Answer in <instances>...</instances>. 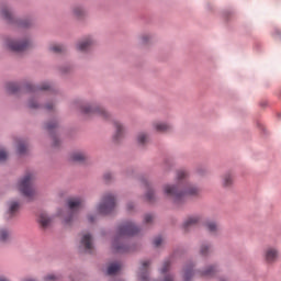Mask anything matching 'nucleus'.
<instances>
[{"label": "nucleus", "mask_w": 281, "mask_h": 281, "mask_svg": "<svg viewBox=\"0 0 281 281\" xmlns=\"http://www.w3.org/2000/svg\"><path fill=\"white\" fill-rule=\"evenodd\" d=\"M41 91H48V89H50L49 83H44L38 88Z\"/></svg>", "instance_id": "obj_36"}, {"label": "nucleus", "mask_w": 281, "mask_h": 281, "mask_svg": "<svg viewBox=\"0 0 281 281\" xmlns=\"http://www.w3.org/2000/svg\"><path fill=\"white\" fill-rule=\"evenodd\" d=\"M31 91H35V89H34V88H31Z\"/></svg>", "instance_id": "obj_47"}, {"label": "nucleus", "mask_w": 281, "mask_h": 281, "mask_svg": "<svg viewBox=\"0 0 281 281\" xmlns=\"http://www.w3.org/2000/svg\"><path fill=\"white\" fill-rule=\"evenodd\" d=\"M58 126V124L56 122L54 123H48L46 125V131H54V128H56Z\"/></svg>", "instance_id": "obj_35"}, {"label": "nucleus", "mask_w": 281, "mask_h": 281, "mask_svg": "<svg viewBox=\"0 0 281 281\" xmlns=\"http://www.w3.org/2000/svg\"><path fill=\"white\" fill-rule=\"evenodd\" d=\"M127 210H133V204H128Z\"/></svg>", "instance_id": "obj_45"}, {"label": "nucleus", "mask_w": 281, "mask_h": 281, "mask_svg": "<svg viewBox=\"0 0 281 281\" xmlns=\"http://www.w3.org/2000/svg\"><path fill=\"white\" fill-rule=\"evenodd\" d=\"M91 45H93V41L91 40H86L83 42H80L77 45V48L79 49V52H87V49H89V47H91Z\"/></svg>", "instance_id": "obj_14"}, {"label": "nucleus", "mask_w": 281, "mask_h": 281, "mask_svg": "<svg viewBox=\"0 0 281 281\" xmlns=\"http://www.w3.org/2000/svg\"><path fill=\"white\" fill-rule=\"evenodd\" d=\"M155 126L156 131H158L159 133H168V131H170V125L166 123H157Z\"/></svg>", "instance_id": "obj_20"}, {"label": "nucleus", "mask_w": 281, "mask_h": 281, "mask_svg": "<svg viewBox=\"0 0 281 281\" xmlns=\"http://www.w3.org/2000/svg\"><path fill=\"white\" fill-rule=\"evenodd\" d=\"M234 179L232 178V176L229 173H226L224 176V182H223V186H225V188L232 186Z\"/></svg>", "instance_id": "obj_23"}, {"label": "nucleus", "mask_w": 281, "mask_h": 281, "mask_svg": "<svg viewBox=\"0 0 281 281\" xmlns=\"http://www.w3.org/2000/svg\"><path fill=\"white\" fill-rule=\"evenodd\" d=\"M276 260H278V250L268 248L266 250V261L271 265V262H276Z\"/></svg>", "instance_id": "obj_9"}, {"label": "nucleus", "mask_w": 281, "mask_h": 281, "mask_svg": "<svg viewBox=\"0 0 281 281\" xmlns=\"http://www.w3.org/2000/svg\"><path fill=\"white\" fill-rule=\"evenodd\" d=\"M18 150H19L20 155H25V153H27V145L23 142H20Z\"/></svg>", "instance_id": "obj_25"}, {"label": "nucleus", "mask_w": 281, "mask_h": 281, "mask_svg": "<svg viewBox=\"0 0 281 281\" xmlns=\"http://www.w3.org/2000/svg\"><path fill=\"white\" fill-rule=\"evenodd\" d=\"M46 109L52 110V109H54V105L48 104V105H46Z\"/></svg>", "instance_id": "obj_44"}, {"label": "nucleus", "mask_w": 281, "mask_h": 281, "mask_svg": "<svg viewBox=\"0 0 281 281\" xmlns=\"http://www.w3.org/2000/svg\"><path fill=\"white\" fill-rule=\"evenodd\" d=\"M115 210V196L113 194L108 193L102 198L101 203L97 207L98 214L102 216H106V214H111Z\"/></svg>", "instance_id": "obj_4"}, {"label": "nucleus", "mask_w": 281, "mask_h": 281, "mask_svg": "<svg viewBox=\"0 0 281 281\" xmlns=\"http://www.w3.org/2000/svg\"><path fill=\"white\" fill-rule=\"evenodd\" d=\"M164 281H175V278L171 274H167Z\"/></svg>", "instance_id": "obj_40"}, {"label": "nucleus", "mask_w": 281, "mask_h": 281, "mask_svg": "<svg viewBox=\"0 0 281 281\" xmlns=\"http://www.w3.org/2000/svg\"><path fill=\"white\" fill-rule=\"evenodd\" d=\"M8 238H10V232L5 228L0 229V240H8Z\"/></svg>", "instance_id": "obj_26"}, {"label": "nucleus", "mask_w": 281, "mask_h": 281, "mask_svg": "<svg viewBox=\"0 0 281 281\" xmlns=\"http://www.w3.org/2000/svg\"><path fill=\"white\" fill-rule=\"evenodd\" d=\"M30 109H38V104H36L34 101L29 102Z\"/></svg>", "instance_id": "obj_38"}, {"label": "nucleus", "mask_w": 281, "mask_h": 281, "mask_svg": "<svg viewBox=\"0 0 281 281\" xmlns=\"http://www.w3.org/2000/svg\"><path fill=\"white\" fill-rule=\"evenodd\" d=\"M139 232L133 223L127 222L119 227V236L114 239L113 248L119 254H126V251H131L128 247H126L122 241L126 236H135Z\"/></svg>", "instance_id": "obj_2"}, {"label": "nucleus", "mask_w": 281, "mask_h": 281, "mask_svg": "<svg viewBox=\"0 0 281 281\" xmlns=\"http://www.w3.org/2000/svg\"><path fill=\"white\" fill-rule=\"evenodd\" d=\"M170 269V261H165L161 273H166Z\"/></svg>", "instance_id": "obj_34"}, {"label": "nucleus", "mask_w": 281, "mask_h": 281, "mask_svg": "<svg viewBox=\"0 0 281 281\" xmlns=\"http://www.w3.org/2000/svg\"><path fill=\"white\" fill-rule=\"evenodd\" d=\"M116 134H115V139H122V136L124 135V126L120 124V122L114 123Z\"/></svg>", "instance_id": "obj_18"}, {"label": "nucleus", "mask_w": 281, "mask_h": 281, "mask_svg": "<svg viewBox=\"0 0 281 281\" xmlns=\"http://www.w3.org/2000/svg\"><path fill=\"white\" fill-rule=\"evenodd\" d=\"M70 159L72 161H85V159H87V155H85L82 151H77L71 154Z\"/></svg>", "instance_id": "obj_17"}, {"label": "nucleus", "mask_w": 281, "mask_h": 281, "mask_svg": "<svg viewBox=\"0 0 281 281\" xmlns=\"http://www.w3.org/2000/svg\"><path fill=\"white\" fill-rule=\"evenodd\" d=\"M184 281H190V278H192V269L188 268L187 270H184Z\"/></svg>", "instance_id": "obj_30"}, {"label": "nucleus", "mask_w": 281, "mask_h": 281, "mask_svg": "<svg viewBox=\"0 0 281 281\" xmlns=\"http://www.w3.org/2000/svg\"><path fill=\"white\" fill-rule=\"evenodd\" d=\"M149 265L150 261H143V272H140V274L138 276L139 281H148V274L146 273V269L148 268Z\"/></svg>", "instance_id": "obj_15"}, {"label": "nucleus", "mask_w": 281, "mask_h": 281, "mask_svg": "<svg viewBox=\"0 0 281 281\" xmlns=\"http://www.w3.org/2000/svg\"><path fill=\"white\" fill-rule=\"evenodd\" d=\"M143 41H144V43H146V41H148V36H144Z\"/></svg>", "instance_id": "obj_46"}, {"label": "nucleus", "mask_w": 281, "mask_h": 281, "mask_svg": "<svg viewBox=\"0 0 281 281\" xmlns=\"http://www.w3.org/2000/svg\"><path fill=\"white\" fill-rule=\"evenodd\" d=\"M82 113L89 115L90 113H99L103 117H109V113L102 108H91L90 105H85L81 108Z\"/></svg>", "instance_id": "obj_7"}, {"label": "nucleus", "mask_w": 281, "mask_h": 281, "mask_svg": "<svg viewBox=\"0 0 281 281\" xmlns=\"http://www.w3.org/2000/svg\"><path fill=\"white\" fill-rule=\"evenodd\" d=\"M88 221H89L90 223H93V221H94V220H93V216H91V215L88 216Z\"/></svg>", "instance_id": "obj_43"}, {"label": "nucleus", "mask_w": 281, "mask_h": 281, "mask_svg": "<svg viewBox=\"0 0 281 281\" xmlns=\"http://www.w3.org/2000/svg\"><path fill=\"white\" fill-rule=\"evenodd\" d=\"M83 13H85V11H82L81 8L75 9V14H76V16H82Z\"/></svg>", "instance_id": "obj_37"}, {"label": "nucleus", "mask_w": 281, "mask_h": 281, "mask_svg": "<svg viewBox=\"0 0 281 281\" xmlns=\"http://www.w3.org/2000/svg\"><path fill=\"white\" fill-rule=\"evenodd\" d=\"M153 221H154L153 215H150V214L145 215L144 223H146V225H150V223H153Z\"/></svg>", "instance_id": "obj_32"}, {"label": "nucleus", "mask_w": 281, "mask_h": 281, "mask_svg": "<svg viewBox=\"0 0 281 281\" xmlns=\"http://www.w3.org/2000/svg\"><path fill=\"white\" fill-rule=\"evenodd\" d=\"M8 47L11 52H25V49H30V42L11 41L8 43Z\"/></svg>", "instance_id": "obj_6"}, {"label": "nucleus", "mask_w": 281, "mask_h": 281, "mask_svg": "<svg viewBox=\"0 0 281 281\" xmlns=\"http://www.w3.org/2000/svg\"><path fill=\"white\" fill-rule=\"evenodd\" d=\"M206 227H207L209 232H212V233L218 232V225H216V223H214V222H207Z\"/></svg>", "instance_id": "obj_24"}, {"label": "nucleus", "mask_w": 281, "mask_h": 281, "mask_svg": "<svg viewBox=\"0 0 281 281\" xmlns=\"http://www.w3.org/2000/svg\"><path fill=\"white\" fill-rule=\"evenodd\" d=\"M7 89L10 93H16L19 91V86L16 83H8Z\"/></svg>", "instance_id": "obj_27"}, {"label": "nucleus", "mask_w": 281, "mask_h": 281, "mask_svg": "<svg viewBox=\"0 0 281 281\" xmlns=\"http://www.w3.org/2000/svg\"><path fill=\"white\" fill-rule=\"evenodd\" d=\"M177 179L179 181L177 187L170 184L164 187V193L166 196H169V199H172L175 203H181V201H184L188 196H198L201 192L199 188L186 181V179H188V171H178Z\"/></svg>", "instance_id": "obj_1"}, {"label": "nucleus", "mask_w": 281, "mask_h": 281, "mask_svg": "<svg viewBox=\"0 0 281 281\" xmlns=\"http://www.w3.org/2000/svg\"><path fill=\"white\" fill-rule=\"evenodd\" d=\"M32 181H34V175L26 173L24 179L19 182V190L26 199H34V194H36Z\"/></svg>", "instance_id": "obj_3"}, {"label": "nucleus", "mask_w": 281, "mask_h": 281, "mask_svg": "<svg viewBox=\"0 0 281 281\" xmlns=\"http://www.w3.org/2000/svg\"><path fill=\"white\" fill-rule=\"evenodd\" d=\"M19 207H21V205L18 202H11L9 207V218H12V216L16 215V212H19Z\"/></svg>", "instance_id": "obj_16"}, {"label": "nucleus", "mask_w": 281, "mask_h": 281, "mask_svg": "<svg viewBox=\"0 0 281 281\" xmlns=\"http://www.w3.org/2000/svg\"><path fill=\"white\" fill-rule=\"evenodd\" d=\"M5 159H8V151L0 149V161H5Z\"/></svg>", "instance_id": "obj_31"}, {"label": "nucleus", "mask_w": 281, "mask_h": 281, "mask_svg": "<svg viewBox=\"0 0 281 281\" xmlns=\"http://www.w3.org/2000/svg\"><path fill=\"white\" fill-rule=\"evenodd\" d=\"M68 207L70 210V216L66 218V223H71V221L74 220V216H76V214H78V212L82 210V199L80 198L70 199L68 201Z\"/></svg>", "instance_id": "obj_5"}, {"label": "nucleus", "mask_w": 281, "mask_h": 281, "mask_svg": "<svg viewBox=\"0 0 281 281\" xmlns=\"http://www.w3.org/2000/svg\"><path fill=\"white\" fill-rule=\"evenodd\" d=\"M143 184L145 186V188H147V192H146L147 201H149V203H153V201H155V191L150 188V184H148V181L144 180Z\"/></svg>", "instance_id": "obj_12"}, {"label": "nucleus", "mask_w": 281, "mask_h": 281, "mask_svg": "<svg viewBox=\"0 0 281 281\" xmlns=\"http://www.w3.org/2000/svg\"><path fill=\"white\" fill-rule=\"evenodd\" d=\"M161 243H164V239L161 237H156L154 239L155 247H161Z\"/></svg>", "instance_id": "obj_33"}, {"label": "nucleus", "mask_w": 281, "mask_h": 281, "mask_svg": "<svg viewBox=\"0 0 281 281\" xmlns=\"http://www.w3.org/2000/svg\"><path fill=\"white\" fill-rule=\"evenodd\" d=\"M103 179H104L105 181H111V173H105V175L103 176Z\"/></svg>", "instance_id": "obj_41"}, {"label": "nucleus", "mask_w": 281, "mask_h": 281, "mask_svg": "<svg viewBox=\"0 0 281 281\" xmlns=\"http://www.w3.org/2000/svg\"><path fill=\"white\" fill-rule=\"evenodd\" d=\"M38 223H40L41 227H43V229H47V227L49 225H52V218H49V216H47V214L42 213L38 217Z\"/></svg>", "instance_id": "obj_11"}, {"label": "nucleus", "mask_w": 281, "mask_h": 281, "mask_svg": "<svg viewBox=\"0 0 281 281\" xmlns=\"http://www.w3.org/2000/svg\"><path fill=\"white\" fill-rule=\"evenodd\" d=\"M120 269H122V263L120 262L111 263L108 268V276H115V273H117Z\"/></svg>", "instance_id": "obj_13"}, {"label": "nucleus", "mask_w": 281, "mask_h": 281, "mask_svg": "<svg viewBox=\"0 0 281 281\" xmlns=\"http://www.w3.org/2000/svg\"><path fill=\"white\" fill-rule=\"evenodd\" d=\"M54 140H55V146L57 145V143H56V138H54Z\"/></svg>", "instance_id": "obj_48"}, {"label": "nucleus", "mask_w": 281, "mask_h": 281, "mask_svg": "<svg viewBox=\"0 0 281 281\" xmlns=\"http://www.w3.org/2000/svg\"><path fill=\"white\" fill-rule=\"evenodd\" d=\"M46 280H58V277H56L55 274H48L47 277H46Z\"/></svg>", "instance_id": "obj_39"}, {"label": "nucleus", "mask_w": 281, "mask_h": 281, "mask_svg": "<svg viewBox=\"0 0 281 281\" xmlns=\"http://www.w3.org/2000/svg\"><path fill=\"white\" fill-rule=\"evenodd\" d=\"M200 221L201 218L199 216H191L187 218V221L183 223V229L188 232V229H191V227H194V225H196Z\"/></svg>", "instance_id": "obj_10"}, {"label": "nucleus", "mask_w": 281, "mask_h": 281, "mask_svg": "<svg viewBox=\"0 0 281 281\" xmlns=\"http://www.w3.org/2000/svg\"><path fill=\"white\" fill-rule=\"evenodd\" d=\"M50 52H54V54H63V52H65V46L60 44H54L50 46Z\"/></svg>", "instance_id": "obj_21"}, {"label": "nucleus", "mask_w": 281, "mask_h": 281, "mask_svg": "<svg viewBox=\"0 0 281 281\" xmlns=\"http://www.w3.org/2000/svg\"><path fill=\"white\" fill-rule=\"evenodd\" d=\"M146 142H148V135H146V134H139V135H138V143H139V144H146Z\"/></svg>", "instance_id": "obj_28"}, {"label": "nucleus", "mask_w": 281, "mask_h": 281, "mask_svg": "<svg viewBox=\"0 0 281 281\" xmlns=\"http://www.w3.org/2000/svg\"><path fill=\"white\" fill-rule=\"evenodd\" d=\"M210 252V246H201V249H200V254L201 256H207V254Z\"/></svg>", "instance_id": "obj_29"}, {"label": "nucleus", "mask_w": 281, "mask_h": 281, "mask_svg": "<svg viewBox=\"0 0 281 281\" xmlns=\"http://www.w3.org/2000/svg\"><path fill=\"white\" fill-rule=\"evenodd\" d=\"M21 26H22V27H30V24H29L27 22H22V23H21Z\"/></svg>", "instance_id": "obj_42"}, {"label": "nucleus", "mask_w": 281, "mask_h": 281, "mask_svg": "<svg viewBox=\"0 0 281 281\" xmlns=\"http://www.w3.org/2000/svg\"><path fill=\"white\" fill-rule=\"evenodd\" d=\"M216 273V268L214 267H209L205 271L200 272L201 278H212Z\"/></svg>", "instance_id": "obj_19"}, {"label": "nucleus", "mask_w": 281, "mask_h": 281, "mask_svg": "<svg viewBox=\"0 0 281 281\" xmlns=\"http://www.w3.org/2000/svg\"><path fill=\"white\" fill-rule=\"evenodd\" d=\"M81 245L89 254L93 251V238L89 233L82 235Z\"/></svg>", "instance_id": "obj_8"}, {"label": "nucleus", "mask_w": 281, "mask_h": 281, "mask_svg": "<svg viewBox=\"0 0 281 281\" xmlns=\"http://www.w3.org/2000/svg\"><path fill=\"white\" fill-rule=\"evenodd\" d=\"M1 14H2L3 19H5L7 21H10L12 19V12H10V9H8V8H3L1 10Z\"/></svg>", "instance_id": "obj_22"}]
</instances>
